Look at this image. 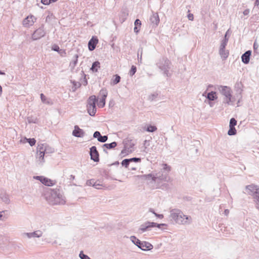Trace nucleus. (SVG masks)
<instances>
[{
    "label": "nucleus",
    "instance_id": "14",
    "mask_svg": "<svg viewBox=\"0 0 259 259\" xmlns=\"http://www.w3.org/2000/svg\"><path fill=\"white\" fill-rule=\"evenodd\" d=\"M219 91L220 93L223 95L225 97H228L229 96H232L231 94V89L227 86H220Z\"/></svg>",
    "mask_w": 259,
    "mask_h": 259
},
{
    "label": "nucleus",
    "instance_id": "41",
    "mask_svg": "<svg viewBox=\"0 0 259 259\" xmlns=\"http://www.w3.org/2000/svg\"><path fill=\"white\" fill-rule=\"evenodd\" d=\"M136 71H137V67L133 65L131 67V70L129 72L130 75V76L134 75L135 74V73L136 72Z\"/></svg>",
    "mask_w": 259,
    "mask_h": 259
},
{
    "label": "nucleus",
    "instance_id": "36",
    "mask_svg": "<svg viewBox=\"0 0 259 259\" xmlns=\"http://www.w3.org/2000/svg\"><path fill=\"white\" fill-rule=\"evenodd\" d=\"M27 119L29 123H36L37 122V118L36 117L29 116Z\"/></svg>",
    "mask_w": 259,
    "mask_h": 259
},
{
    "label": "nucleus",
    "instance_id": "9",
    "mask_svg": "<svg viewBox=\"0 0 259 259\" xmlns=\"http://www.w3.org/2000/svg\"><path fill=\"white\" fill-rule=\"evenodd\" d=\"M34 178L39 180L42 184L47 186H52L55 184V182L43 176H35Z\"/></svg>",
    "mask_w": 259,
    "mask_h": 259
},
{
    "label": "nucleus",
    "instance_id": "54",
    "mask_svg": "<svg viewBox=\"0 0 259 259\" xmlns=\"http://www.w3.org/2000/svg\"><path fill=\"white\" fill-rule=\"evenodd\" d=\"M127 146H125L124 147V149H123L121 152V154L122 155H126V154H127V152H126V148H127Z\"/></svg>",
    "mask_w": 259,
    "mask_h": 259
},
{
    "label": "nucleus",
    "instance_id": "27",
    "mask_svg": "<svg viewBox=\"0 0 259 259\" xmlns=\"http://www.w3.org/2000/svg\"><path fill=\"white\" fill-rule=\"evenodd\" d=\"M141 25V21L137 19L135 21V27H134V32L136 33H138L140 30V28Z\"/></svg>",
    "mask_w": 259,
    "mask_h": 259
},
{
    "label": "nucleus",
    "instance_id": "60",
    "mask_svg": "<svg viewBox=\"0 0 259 259\" xmlns=\"http://www.w3.org/2000/svg\"><path fill=\"white\" fill-rule=\"evenodd\" d=\"M5 211H1L0 212V220H2V221H4V219H3V215L2 214V212H4Z\"/></svg>",
    "mask_w": 259,
    "mask_h": 259
},
{
    "label": "nucleus",
    "instance_id": "53",
    "mask_svg": "<svg viewBox=\"0 0 259 259\" xmlns=\"http://www.w3.org/2000/svg\"><path fill=\"white\" fill-rule=\"evenodd\" d=\"M41 3L45 5H49L51 4L50 0H41Z\"/></svg>",
    "mask_w": 259,
    "mask_h": 259
},
{
    "label": "nucleus",
    "instance_id": "2",
    "mask_svg": "<svg viewBox=\"0 0 259 259\" xmlns=\"http://www.w3.org/2000/svg\"><path fill=\"white\" fill-rule=\"evenodd\" d=\"M54 149L49 146L47 143L39 144L37 147V158L40 161V163L42 164L44 162V157H48L50 154L54 153Z\"/></svg>",
    "mask_w": 259,
    "mask_h": 259
},
{
    "label": "nucleus",
    "instance_id": "64",
    "mask_svg": "<svg viewBox=\"0 0 259 259\" xmlns=\"http://www.w3.org/2000/svg\"><path fill=\"white\" fill-rule=\"evenodd\" d=\"M255 5L257 6H259V0H256Z\"/></svg>",
    "mask_w": 259,
    "mask_h": 259
},
{
    "label": "nucleus",
    "instance_id": "62",
    "mask_svg": "<svg viewBox=\"0 0 259 259\" xmlns=\"http://www.w3.org/2000/svg\"><path fill=\"white\" fill-rule=\"evenodd\" d=\"M149 211H150V212H152V213H153L154 215H155V213H156L155 212V211L154 210V209H153V208H150L149 209Z\"/></svg>",
    "mask_w": 259,
    "mask_h": 259
},
{
    "label": "nucleus",
    "instance_id": "17",
    "mask_svg": "<svg viewBox=\"0 0 259 259\" xmlns=\"http://www.w3.org/2000/svg\"><path fill=\"white\" fill-rule=\"evenodd\" d=\"M98 42V39L97 37L93 36L88 42V48L91 51L95 50L96 45Z\"/></svg>",
    "mask_w": 259,
    "mask_h": 259
},
{
    "label": "nucleus",
    "instance_id": "38",
    "mask_svg": "<svg viewBox=\"0 0 259 259\" xmlns=\"http://www.w3.org/2000/svg\"><path fill=\"white\" fill-rule=\"evenodd\" d=\"M228 134L229 136H233L236 134V130L235 127L229 126V130L228 132Z\"/></svg>",
    "mask_w": 259,
    "mask_h": 259
},
{
    "label": "nucleus",
    "instance_id": "42",
    "mask_svg": "<svg viewBox=\"0 0 259 259\" xmlns=\"http://www.w3.org/2000/svg\"><path fill=\"white\" fill-rule=\"evenodd\" d=\"M143 53V49L142 48H140L139 49L138 51V57L139 59V61L141 62L142 61V55Z\"/></svg>",
    "mask_w": 259,
    "mask_h": 259
},
{
    "label": "nucleus",
    "instance_id": "12",
    "mask_svg": "<svg viewBox=\"0 0 259 259\" xmlns=\"http://www.w3.org/2000/svg\"><path fill=\"white\" fill-rule=\"evenodd\" d=\"M155 224L153 222H146L145 223L142 224L138 230V232L140 234L151 230V228H153L152 225H154Z\"/></svg>",
    "mask_w": 259,
    "mask_h": 259
},
{
    "label": "nucleus",
    "instance_id": "52",
    "mask_svg": "<svg viewBox=\"0 0 259 259\" xmlns=\"http://www.w3.org/2000/svg\"><path fill=\"white\" fill-rule=\"evenodd\" d=\"M52 49L54 51L58 52L60 50V48L58 45H54L52 46Z\"/></svg>",
    "mask_w": 259,
    "mask_h": 259
},
{
    "label": "nucleus",
    "instance_id": "40",
    "mask_svg": "<svg viewBox=\"0 0 259 259\" xmlns=\"http://www.w3.org/2000/svg\"><path fill=\"white\" fill-rule=\"evenodd\" d=\"M229 38L223 39L221 43L220 47L222 48H226V47L228 44Z\"/></svg>",
    "mask_w": 259,
    "mask_h": 259
},
{
    "label": "nucleus",
    "instance_id": "19",
    "mask_svg": "<svg viewBox=\"0 0 259 259\" xmlns=\"http://www.w3.org/2000/svg\"><path fill=\"white\" fill-rule=\"evenodd\" d=\"M251 51L248 50L245 52L241 56L242 62L246 64H248L250 60V57L251 56Z\"/></svg>",
    "mask_w": 259,
    "mask_h": 259
},
{
    "label": "nucleus",
    "instance_id": "26",
    "mask_svg": "<svg viewBox=\"0 0 259 259\" xmlns=\"http://www.w3.org/2000/svg\"><path fill=\"white\" fill-rule=\"evenodd\" d=\"M0 199L6 204H9L10 202L8 195L5 193H2L0 194Z\"/></svg>",
    "mask_w": 259,
    "mask_h": 259
},
{
    "label": "nucleus",
    "instance_id": "47",
    "mask_svg": "<svg viewBox=\"0 0 259 259\" xmlns=\"http://www.w3.org/2000/svg\"><path fill=\"white\" fill-rule=\"evenodd\" d=\"M106 100L104 99H100V102L98 104V106L100 108H103L105 105Z\"/></svg>",
    "mask_w": 259,
    "mask_h": 259
},
{
    "label": "nucleus",
    "instance_id": "4",
    "mask_svg": "<svg viewBox=\"0 0 259 259\" xmlns=\"http://www.w3.org/2000/svg\"><path fill=\"white\" fill-rule=\"evenodd\" d=\"M156 65L161 71H163L164 75L166 76H170L169 69L170 68V62L167 58L162 57L159 59Z\"/></svg>",
    "mask_w": 259,
    "mask_h": 259
},
{
    "label": "nucleus",
    "instance_id": "35",
    "mask_svg": "<svg viewBox=\"0 0 259 259\" xmlns=\"http://www.w3.org/2000/svg\"><path fill=\"white\" fill-rule=\"evenodd\" d=\"M157 128L156 126L149 125L147 126L146 130L148 132L152 133L155 132L157 130Z\"/></svg>",
    "mask_w": 259,
    "mask_h": 259
},
{
    "label": "nucleus",
    "instance_id": "24",
    "mask_svg": "<svg viewBox=\"0 0 259 259\" xmlns=\"http://www.w3.org/2000/svg\"><path fill=\"white\" fill-rule=\"evenodd\" d=\"M234 101L235 99L232 97V96H229L228 97H224L223 100V103L228 105H233Z\"/></svg>",
    "mask_w": 259,
    "mask_h": 259
},
{
    "label": "nucleus",
    "instance_id": "39",
    "mask_svg": "<svg viewBox=\"0 0 259 259\" xmlns=\"http://www.w3.org/2000/svg\"><path fill=\"white\" fill-rule=\"evenodd\" d=\"M120 81V77L118 75L116 74L115 75V78L112 81V84L115 85L119 83Z\"/></svg>",
    "mask_w": 259,
    "mask_h": 259
},
{
    "label": "nucleus",
    "instance_id": "20",
    "mask_svg": "<svg viewBox=\"0 0 259 259\" xmlns=\"http://www.w3.org/2000/svg\"><path fill=\"white\" fill-rule=\"evenodd\" d=\"M150 21L152 24L157 26L159 22V18L157 13L153 14L150 18Z\"/></svg>",
    "mask_w": 259,
    "mask_h": 259
},
{
    "label": "nucleus",
    "instance_id": "22",
    "mask_svg": "<svg viewBox=\"0 0 259 259\" xmlns=\"http://www.w3.org/2000/svg\"><path fill=\"white\" fill-rule=\"evenodd\" d=\"M219 54L223 60H225L229 56V51L226 50V48H220Z\"/></svg>",
    "mask_w": 259,
    "mask_h": 259
},
{
    "label": "nucleus",
    "instance_id": "16",
    "mask_svg": "<svg viewBox=\"0 0 259 259\" xmlns=\"http://www.w3.org/2000/svg\"><path fill=\"white\" fill-rule=\"evenodd\" d=\"M85 134L83 130L79 128L78 125L74 126V129L72 132V135L75 137L82 138Z\"/></svg>",
    "mask_w": 259,
    "mask_h": 259
},
{
    "label": "nucleus",
    "instance_id": "23",
    "mask_svg": "<svg viewBox=\"0 0 259 259\" xmlns=\"http://www.w3.org/2000/svg\"><path fill=\"white\" fill-rule=\"evenodd\" d=\"M206 98L209 101H212L215 100H216L218 97L216 94L215 92L211 91L209 93H208L207 94V95L206 96Z\"/></svg>",
    "mask_w": 259,
    "mask_h": 259
},
{
    "label": "nucleus",
    "instance_id": "3",
    "mask_svg": "<svg viewBox=\"0 0 259 259\" xmlns=\"http://www.w3.org/2000/svg\"><path fill=\"white\" fill-rule=\"evenodd\" d=\"M155 177V185L152 186L153 189H161L162 190H167L169 188V186L167 183L164 182L168 181L167 174L164 173L161 170L158 173L154 175Z\"/></svg>",
    "mask_w": 259,
    "mask_h": 259
},
{
    "label": "nucleus",
    "instance_id": "8",
    "mask_svg": "<svg viewBox=\"0 0 259 259\" xmlns=\"http://www.w3.org/2000/svg\"><path fill=\"white\" fill-rule=\"evenodd\" d=\"M51 197L54 199L52 203L53 204H63L64 201L62 198V195L59 189H51Z\"/></svg>",
    "mask_w": 259,
    "mask_h": 259
},
{
    "label": "nucleus",
    "instance_id": "25",
    "mask_svg": "<svg viewBox=\"0 0 259 259\" xmlns=\"http://www.w3.org/2000/svg\"><path fill=\"white\" fill-rule=\"evenodd\" d=\"M78 55H75L73 58L72 60L70 62L69 66L71 69H73L76 65L78 62Z\"/></svg>",
    "mask_w": 259,
    "mask_h": 259
},
{
    "label": "nucleus",
    "instance_id": "6",
    "mask_svg": "<svg viewBox=\"0 0 259 259\" xmlns=\"http://www.w3.org/2000/svg\"><path fill=\"white\" fill-rule=\"evenodd\" d=\"M131 241L142 250H150L153 248V245L146 241H141L134 236L131 237Z\"/></svg>",
    "mask_w": 259,
    "mask_h": 259
},
{
    "label": "nucleus",
    "instance_id": "51",
    "mask_svg": "<svg viewBox=\"0 0 259 259\" xmlns=\"http://www.w3.org/2000/svg\"><path fill=\"white\" fill-rule=\"evenodd\" d=\"M153 223L155 224L154 225H152L153 227H157L158 228H161V226H166L165 224H157L156 223L153 222Z\"/></svg>",
    "mask_w": 259,
    "mask_h": 259
},
{
    "label": "nucleus",
    "instance_id": "44",
    "mask_svg": "<svg viewBox=\"0 0 259 259\" xmlns=\"http://www.w3.org/2000/svg\"><path fill=\"white\" fill-rule=\"evenodd\" d=\"M79 256L81 259H91L89 256L84 254L83 251H81L79 253Z\"/></svg>",
    "mask_w": 259,
    "mask_h": 259
},
{
    "label": "nucleus",
    "instance_id": "37",
    "mask_svg": "<svg viewBox=\"0 0 259 259\" xmlns=\"http://www.w3.org/2000/svg\"><path fill=\"white\" fill-rule=\"evenodd\" d=\"M162 166H163V168H162V169H161L162 171L164 170L165 172H164L168 174V172L170 171V169H171L170 166L168 165L166 163L163 164Z\"/></svg>",
    "mask_w": 259,
    "mask_h": 259
},
{
    "label": "nucleus",
    "instance_id": "7",
    "mask_svg": "<svg viewBox=\"0 0 259 259\" xmlns=\"http://www.w3.org/2000/svg\"><path fill=\"white\" fill-rule=\"evenodd\" d=\"M98 101V99L96 96L93 95L89 97L88 100L87 110L90 115L94 116L97 111L96 103Z\"/></svg>",
    "mask_w": 259,
    "mask_h": 259
},
{
    "label": "nucleus",
    "instance_id": "59",
    "mask_svg": "<svg viewBox=\"0 0 259 259\" xmlns=\"http://www.w3.org/2000/svg\"><path fill=\"white\" fill-rule=\"evenodd\" d=\"M249 13V10L248 9L245 10L243 12V14L244 15H247Z\"/></svg>",
    "mask_w": 259,
    "mask_h": 259
},
{
    "label": "nucleus",
    "instance_id": "50",
    "mask_svg": "<svg viewBox=\"0 0 259 259\" xmlns=\"http://www.w3.org/2000/svg\"><path fill=\"white\" fill-rule=\"evenodd\" d=\"M102 186V184H100L98 181H95L94 183V187L97 189H101V187Z\"/></svg>",
    "mask_w": 259,
    "mask_h": 259
},
{
    "label": "nucleus",
    "instance_id": "13",
    "mask_svg": "<svg viewBox=\"0 0 259 259\" xmlns=\"http://www.w3.org/2000/svg\"><path fill=\"white\" fill-rule=\"evenodd\" d=\"M36 18L33 15H30L25 18L23 21L24 26L28 27L32 26L35 22Z\"/></svg>",
    "mask_w": 259,
    "mask_h": 259
},
{
    "label": "nucleus",
    "instance_id": "45",
    "mask_svg": "<svg viewBox=\"0 0 259 259\" xmlns=\"http://www.w3.org/2000/svg\"><path fill=\"white\" fill-rule=\"evenodd\" d=\"M130 163V162H129V160L128 159H124L121 162V165L123 166H124L125 167H127L128 166Z\"/></svg>",
    "mask_w": 259,
    "mask_h": 259
},
{
    "label": "nucleus",
    "instance_id": "48",
    "mask_svg": "<svg viewBox=\"0 0 259 259\" xmlns=\"http://www.w3.org/2000/svg\"><path fill=\"white\" fill-rule=\"evenodd\" d=\"M137 178H138L139 180L142 181V182H146V175H138L136 176Z\"/></svg>",
    "mask_w": 259,
    "mask_h": 259
},
{
    "label": "nucleus",
    "instance_id": "43",
    "mask_svg": "<svg viewBox=\"0 0 259 259\" xmlns=\"http://www.w3.org/2000/svg\"><path fill=\"white\" fill-rule=\"evenodd\" d=\"M237 124V121L234 118H231L229 123V126L235 127Z\"/></svg>",
    "mask_w": 259,
    "mask_h": 259
},
{
    "label": "nucleus",
    "instance_id": "56",
    "mask_svg": "<svg viewBox=\"0 0 259 259\" xmlns=\"http://www.w3.org/2000/svg\"><path fill=\"white\" fill-rule=\"evenodd\" d=\"M188 18L189 20L192 21L194 19L193 15L192 14H189L188 15Z\"/></svg>",
    "mask_w": 259,
    "mask_h": 259
},
{
    "label": "nucleus",
    "instance_id": "30",
    "mask_svg": "<svg viewBox=\"0 0 259 259\" xmlns=\"http://www.w3.org/2000/svg\"><path fill=\"white\" fill-rule=\"evenodd\" d=\"M40 99H41L42 102L45 104H47L48 105L52 104V102L51 100L50 99H48L46 98V97L42 93H41L40 94Z\"/></svg>",
    "mask_w": 259,
    "mask_h": 259
},
{
    "label": "nucleus",
    "instance_id": "32",
    "mask_svg": "<svg viewBox=\"0 0 259 259\" xmlns=\"http://www.w3.org/2000/svg\"><path fill=\"white\" fill-rule=\"evenodd\" d=\"M26 142H28L29 145L31 146H32L35 145V144L36 143V140L34 138H32V139H30H30H27L26 138H25L23 140V143H25Z\"/></svg>",
    "mask_w": 259,
    "mask_h": 259
},
{
    "label": "nucleus",
    "instance_id": "61",
    "mask_svg": "<svg viewBox=\"0 0 259 259\" xmlns=\"http://www.w3.org/2000/svg\"><path fill=\"white\" fill-rule=\"evenodd\" d=\"M75 179V176L74 175H71L69 176V180H74Z\"/></svg>",
    "mask_w": 259,
    "mask_h": 259
},
{
    "label": "nucleus",
    "instance_id": "1",
    "mask_svg": "<svg viewBox=\"0 0 259 259\" xmlns=\"http://www.w3.org/2000/svg\"><path fill=\"white\" fill-rule=\"evenodd\" d=\"M170 218L179 225H189L192 222L191 216L185 215L181 210L177 208L170 210Z\"/></svg>",
    "mask_w": 259,
    "mask_h": 259
},
{
    "label": "nucleus",
    "instance_id": "21",
    "mask_svg": "<svg viewBox=\"0 0 259 259\" xmlns=\"http://www.w3.org/2000/svg\"><path fill=\"white\" fill-rule=\"evenodd\" d=\"M146 182L148 184L151 185V187H152V186L155 185V177L154 175H152L151 174H149L148 175H146Z\"/></svg>",
    "mask_w": 259,
    "mask_h": 259
},
{
    "label": "nucleus",
    "instance_id": "15",
    "mask_svg": "<svg viewBox=\"0 0 259 259\" xmlns=\"http://www.w3.org/2000/svg\"><path fill=\"white\" fill-rule=\"evenodd\" d=\"M42 235V232L41 230H37L33 232L30 233H24L23 234V236H26L28 238H39L41 237Z\"/></svg>",
    "mask_w": 259,
    "mask_h": 259
},
{
    "label": "nucleus",
    "instance_id": "31",
    "mask_svg": "<svg viewBox=\"0 0 259 259\" xmlns=\"http://www.w3.org/2000/svg\"><path fill=\"white\" fill-rule=\"evenodd\" d=\"M117 146V143L116 142H113L109 144H104L103 145V147H105L108 149H111L115 148Z\"/></svg>",
    "mask_w": 259,
    "mask_h": 259
},
{
    "label": "nucleus",
    "instance_id": "57",
    "mask_svg": "<svg viewBox=\"0 0 259 259\" xmlns=\"http://www.w3.org/2000/svg\"><path fill=\"white\" fill-rule=\"evenodd\" d=\"M155 216L159 219H163L164 217L162 214L155 213Z\"/></svg>",
    "mask_w": 259,
    "mask_h": 259
},
{
    "label": "nucleus",
    "instance_id": "28",
    "mask_svg": "<svg viewBox=\"0 0 259 259\" xmlns=\"http://www.w3.org/2000/svg\"><path fill=\"white\" fill-rule=\"evenodd\" d=\"M100 63L99 61H95L92 64L91 70L94 72L98 71V69L100 67Z\"/></svg>",
    "mask_w": 259,
    "mask_h": 259
},
{
    "label": "nucleus",
    "instance_id": "58",
    "mask_svg": "<svg viewBox=\"0 0 259 259\" xmlns=\"http://www.w3.org/2000/svg\"><path fill=\"white\" fill-rule=\"evenodd\" d=\"M84 79H83V82H83V84L84 85H86L88 84V81H87V79L85 78V75L84 74Z\"/></svg>",
    "mask_w": 259,
    "mask_h": 259
},
{
    "label": "nucleus",
    "instance_id": "49",
    "mask_svg": "<svg viewBox=\"0 0 259 259\" xmlns=\"http://www.w3.org/2000/svg\"><path fill=\"white\" fill-rule=\"evenodd\" d=\"M95 180L94 179H91V180H88L86 182V184L88 185V186H92L94 187V183H95Z\"/></svg>",
    "mask_w": 259,
    "mask_h": 259
},
{
    "label": "nucleus",
    "instance_id": "11",
    "mask_svg": "<svg viewBox=\"0 0 259 259\" xmlns=\"http://www.w3.org/2000/svg\"><path fill=\"white\" fill-rule=\"evenodd\" d=\"M90 150L91 159L95 162H99L100 160L99 153L96 147L95 146H93L90 148Z\"/></svg>",
    "mask_w": 259,
    "mask_h": 259
},
{
    "label": "nucleus",
    "instance_id": "5",
    "mask_svg": "<svg viewBox=\"0 0 259 259\" xmlns=\"http://www.w3.org/2000/svg\"><path fill=\"white\" fill-rule=\"evenodd\" d=\"M246 190L248 194L253 196L256 207L259 210V187L254 185H248L246 186Z\"/></svg>",
    "mask_w": 259,
    "mask_h": 259
},
{
    "label": "nucleus",
    "instance_id": "10",
    "mask_svg": "<svg viewBox=\"0 0 259 259\" xmlns=\"http://www.w3.org/2000/svg\"><path fill=\"white\" fill-rule=\"evenodd\" d=\"M46 32L45 31L44 26L42 25L40 27L36 29L32 35V39L33 40H37L44 36H45Z\"/></svg>",
    "mask_w": 259,
    "mask_h": 259
},
{
    "label": "nucleus",
    "instance_id": "34",
    "mask_svg": "<svg viewBox=\"0 0 259 259\" xmlns=\"http://www.w3.org/2000/svg\"><path fill=\"white\" fill-rule=\"evenodd\" d=\"M158 96L159 94L157 92H155L153 94H152L149 96L148 100L150 101L156 100V99L158 98Z\"/></svg>",
    "mask_w": 259,
    "mask_h": 259
},
{
    "label": "nucleus",
    "instance_id": "63",
    "mask_svg": "<svg viewBox=\"0 0 259 259\" xmlns=\"http://www.w3.org/2000/svg\"><path fill=\"white\" fill-rule=\"evenodd\" d=\"M224 213H225V214L226 215H227L229 214V210L228 209H225V211H224Z\"/></svg>",
    "mask_w": 259,
    "mask_h": 259
},
{
    "label": "nucleus",
    "instance_id": "18",
    "mask_svg": "<svg viewBox=\"0 0 259 259\" xmlns=\"http://www.w3.org/2000/svg\"><path fill=\"white\" fill-rule=\"evenodd\" d=\"M93 137L97 138L98 141L101 143H105L108 140L107 136H102L99 131H96L93 134Z\"/></svg>",
    "mask_w": 259,
    "mask_h": 259
},
{
    "label": "nucleus",
    "instance_id": "33",
    "mask_svg": "<svg viewBox=\"0 0 259 259\" xmlns=\"http://www.w3.org/2000/svg\"><path fill=\"white\" fill-rule=\"evenodd\" d=\"M128 14L126 10H123L122 11L121 14L120 15V20L121 22H124L127 18Z\"/></svg>",
    "mask_w": 259,
    "mask_h": 259
},
{
    "label": "nucleus",
    "instance_id": "55",
    "mask_svg": "<svg viewBox=\"0 0 259 259\" xmlns=\"http://www.w3.org/2000/svg\"><path fill=\"white\" fill-rule=\"evenodd\" d=\"M258 47V45L255 41L253 44V49H254V52H257Z\"/></svg>",
    "mask_w": 259,
    "mask_h": 259
},
{
    "label": "nucleus",
    "instance_id": "46",
    "mask_svg": "<svg viewBox=\"0 0 259 259\" xmlns=\"http://www.w3.org/2000/svg\"><path fill=\"white\" fill-rule=\"evenodd\" d=\"M130 162H140L141 161V159L140 158L137 157H133L131 158L128 159Z\"/></svg>",
    "mask_w": 259,
    "mask_h": 259
},
{
    "label": "nucleus",
    "instance_id": "29",
    "mask_svg": "<svg viewBox=\"0 0 259 259\" xmlns=\"http://www.w3.org/2000/svg\"><path fill=\"white\" fill-rule=\"evenodd\" d=\"M108 95V91L106 89H102L99 92V96L100 99H104L106 100V97Z\"/></svg>",
    "mask_w": 259,
    "mask_h": 259
}]
</instances>
